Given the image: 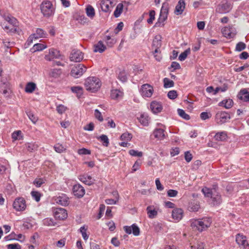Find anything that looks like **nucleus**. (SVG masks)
I'll list each match as a JSON object with an SVG mask.
<instances>
[{
  "instance_id": "nucleus-1",
  "label": "nucleus",
  "mask_w": 249,
  "mask_h": 249,
  "mask_svg": "<svg viewBox=\"0 0 249 249\" xmlns=\"http://www.w3.org/2000/svg\"><path fill=\"white\" fill-rule=\"evenodd\" d=\"M212 223V218L206 217L198 219H192L191 221V226L199 231H202L210 227Z\"/></svg>"
},
{
  "instance_id": "nucleus-2",
  "label": "nucleus",
  "mask_w": 249,
  "mask_h": 249,
  "mask_svg": "<svg viewBox=\"0 0 249 249\" xmlns=\"http://www.w3.org/2000/svg\"><path fill=\"white\" fill-rule=\"evenodd\" d=\"M202 192L205 196L210 197L211 199V204L213 206L219 205L222 202L221 196L216 191L207 187H204L202 189Z\"/></svg>"
},
{
  "instance_id": "nucleus-3",
  "label": "nucleus",
  "mask_w": 249,
  "mask_h": 249,
  "mask_svg": "<svg viewBox=\"0 0 249 249\" xmlns=\"http://www.w3.org/2000/svg\"><path fill=\"white\" fill-rule=\"evenodd\" d=\"M41 12L44 17L50 18L55 12V7L52 2L49 0H44L40 5Z\"/></svg>"
},
{
  "instance_id": "nucleus-4",
  "label": "nucleus",
  "mask_w": 249,
  "mask_h": 249,
  "mask_svg": "<svg viewBox=\"0 0 249 249\" xmlns=\"http://www.w3.org/2000/svg\"><path fill=\"white\" fill-rule=\"evenodd\" d=\"M85 86L87 90L94 92L100 88L101 83L97 77H90L86 79Z\"/></svg>"
},
{
  "instance_id": "nucleus-5",
  "label": "nucleus",
  "mask_w": 249,
  "mask_h": 249,
  "mask_svg": "<svg viewBox=\"0 0 249 249\" xmlns=\"http://www.w3.org/2000/svg\"><path fill=\"white\" fill-rule=\"evenodd\" d=\"M87 67L82 64H77L71 69V75L75 78L81 77L87 71Z\"/></svg>"
},
{
  "instance_id": "nucleus-6",
  "label": "nucleus",
  "mask_w": 249,
  "mask_h": 249,
  "mask_svg": "<svg viewBox=\"0 0 249 249\" xmlns=\"http://www.w3.org/2000/svg\"><path fill=\"white\" fill-rule=\"evenodd\" d=\"M13 208L17 211L20 212L25 210L26 204L23 197H18L15 199L13 204Z\"/></svg>"
},
{
  "instance_id": "nucleus-7",
  "label": "nucleus",
  "mask_w": 249,
  "mask_h": 249,
  "mask_svg": "<svg viewBox=\"0 0 249 249\" xmlns=\"http://www.w3.org/2000/svg\"><path fill=\"white\" fill-rule=\"evenodd\" d=\"M140 93L143 97H150L152 95L154 89L153 87L148 84H145L141 86Z\"/></svg>"
},
{
  "instance_id": "nucleus-8",
  "label": "nucleus",
  "mask_w": 249,
  "mask_h": 249,
  "mask_svg": "<svg viewBox=\"0 0 249 249\" xmlns=\"http://www.w3.org/2000/svg\"><path fill=\"white\" fill-rule=\"evenodd\" d=\"M84 58L83 53L77 49L72 50L70 56V59L71 61L80 62Z\"/></svg>"
},
{
  "instance_id": "nucleus-9",
  "label": "nucleus",
  "mask_w": 249,
  "mask_h": 249,
  "mask_svg": "<svg viewBox=\"0 0 249 249\" xmlns=\"http://www.w3.org/2000/svg\"><path fill=\"white\" fill-rule=\"evenodd\" d=\"M61 57L60 52L54 48L49 49V53L45 56V59L47 61H52L54 59H59Z\"/></svg>"
},
{
  "instance_id": "nucleus-10",
  "label": "nucleus",
  "mask_w": 249,
  "mask_h": 249,
  "mask_svg": "<svg viewBox=\"0 0 249 249\" xmlns=\"http://www.w3.org/2000/svg\"><path fill=\"white\" fill-rule=\"evenodd\" d=\"M230 119V115L224 111H220L216 113L215 120L217 124H222Z\"/></svg>"
},
{
  "instance_id": "nucleus-11",
  "label": "nucleus",
  "mask_w": 249,
  "mask_h": 249,
  "mask_svg": "<svg viewBox=\"0 0 249 249\" xmlns=\"http://www.w3.org/2000/svg\"><path fill=\"white\" fill-rule=\"evenodd\" d=\"M53 215L56 219L64 220L67 217V211L61 208H55L53 209Z\"/></svg>"
},
{
  "instance_id": "nucleus-12",
  "label": "nucleus",
  "mask_w": 249,
  "mask_h": 249,
  "mask_svg": "<svg viewBox=\"0 0 249 249\" xmlns=\"http://www.w3.org/2000/svg\"><path fill=\"white\" fill-rule=\"evenodd\" d=\"M124 230L127 234L133 233L135 236H138L140 234V231L139 228L135 224H132L131 226H125Z\"/></svg>"
},
{
  "instance_id": "nucleus-13",
  "label": "nucleus",
  "mask_w": 249,
  "mask_h": 249,
  "mask_svg": "<svg viewBox=\"0 0 249 249\" xmlns=\"http://www.w3.org/2000/svg\"><path fill=\"white\" fill-rule=\"evenodd\" d=\"M236 242L243 249H249V244L245 236L238 234L236 237Z\"/></svg>"
},
{
  "instance_id": "nucleus-14",
  "label": "nucleus",
  "mask_w": 249,
  "mask_h": 249,
  "mask_svg": "<svg viewBox=\"0 0 249 249\" xmlns=\"http://www.w3.org/2000/svg\"><path fill=\"white\" fill-rule=\"evenodd\" d=\"M18 26H15L13 24H8L5 23H3L2 25V27L3 29L8 34L10 35H13L15 33H18L19 34V28L18 27Z\"/></svg>"
},
{
  "instance_id": "nucleus-15",
  "label": "nucleus",
  "mask_w": 249,
  "mask_h": 249,
  "mask_svg": "<svg viewBox=\"0 0 249 249\" xmlns=\"http://www.w3.org/2000/svg\"><path fill=\"white\" fill-rule=\"evenodd\" d=\"M54 201L57 204L63 206H67L69 203V198L65 194H61V195L56 197L54 198Z\"/></svg>"
},
{
  "instance_id": "nucleus-16",
  "label": "nucleus",
  "mask_w": 249,
  "mask_h": 249,
  "mask_svg": "<svg viewBox=\"0 0 249 249\" xmlns=\"http://www.w3.org/2000/svg\"><path fill=\"white\" fill-rule=\"evenodd\" d=\"M72 190L74 195L78 197H82L85 193L83 187L79 184L74 185Z\"/></svg>"
},
{
  "instance_id": "nucleus-17",
  "label": "nucleus",
  "mask_w": 249,
  "mask_h": 249,
  "mask_svg": "<svg viewBox=\"0 0 249 249\" xmlns=\"http://www.w3.org/2000/svg\"><path fill=\"white\" fill-rule=\"evenodd\" d=\"M237 98L246 102H249V91L247 89H243L237 94Z\"/></svg>"
},
{
  "instance_id": "nucleus-18",
  "label": "nucleus",
  "mask_w": 249,
  "mask_h": 249,
  "mask_svg": "<svg viewBox=\"0 0 249 249\" xmlns=\"http://www.w3.org/2000/svg\"><path fill=\"white\" fill-rule=\"evenodd\" d=\"M151 111L155 114L160 112L162 110V106L161 103L154 101L150 104Z\"/></svg>"
},
{
  "instance_id": "nucleus-19",
  "label": "nucleus",
  "mask_w": 249,
  "mask_h": 249,
  "mask_svg": "<svg viewBox=\"0 0 249 249\" xmlns=\"http://www.w3.org/2000/svg\"><path fill=\"white\" fill-rule=\"evenodd\" d=\"M113 2L111 0H102L101 2V7L102 11L107 12L113 7Z\"/></svg>"
},
{
  "instance_id": "nucleus-20",
  "label": "nucleus",
  "mask_w": 249,
  "mask_h": 249,
  "mask_svg": "<svg viewBox=\"0 0 249 249\" xmlns=\"http://www.w3.org/2000/svg\"><path fill=\"white\" fill-rule=\"evenodd\" d=\"M185 8V2L184 0H179L176 6L174 13L177 15H181Z\"/></svg>"
},
{
  "instance_id": "nucleus-21",
  "label": "nucleus",
  "mask_w": 249,
  "mask_h": 249,
  "mask_svg": "<svg viewBox=\"0 0 249 249\" xmlns=\"http://www.w3.org/2000/svg\"><path fill=\"white\" fill-rule=\"evenodd\" d=\"M78 179L82 182L88 185H90L94 183V180L91 177L87 174L80 175L78 177Z\"/></svg>"
},
{
  "instance_id": "nucleus-22",
  "label": "nucleus",
  "mask_w": 249,
  "mask_h": 249,
  "mask_svg": "<svg viewBox=\"0 0 249 249\" xmlns=\"http://www.w3.org/2000/svg\"><path fill=\"white\" fill-rule=\"evenodd\" d=\"M183 211L181 209L177 208L172 212V217L177 221L180 220L183 216Z\"/></svg>"
},
{
  "instance_id": "nucleus-23",
  "label": "nucleus",
  "mask_w": 249,
  "mask_h": 249,
  "mask_svg": "<svg viewBox=\"0 0 249 249\" xmlns=\"http://www.w3.org/2000/svg\"><path fill=\"white\" fill-rule=\"evenodd\" d=\"M168 16L160 14L158 21L155 23L154 27H161L164 25V22L167 19Z\"/></svg>"
},
{
  "instance_id": "nucleus-24",
  "label": "nucleus",
  "mask_w": 249,
  "mask_h": 249,
  "mask_svg": "<svg viewBox=\"0 0 249 249\" xmlns=\"http://www.w3.org/2000/svg\"><path fill=\"white\" fill-rule=\"evenodd\" d=\"M168 16L160 14L158 21L155 23L154 27H161L164 25V22L167 19Z\"/></svg>"
},
{
  "instance_id": "nucleus-25",
  "label": "nucleus",
  "mask_w": 249,
  "mask_h": 249,
  "mask_svg": "<svg viewBox=\"0 0 249 249\" xmlns=\"http://www.w3.org/2000/svg\"><path fill=\"white\" fill-rule=\"evenodd\" d=\"M123 92L119 89H112L111 91L110 96L113 99L118 100L121 99L123 97Z\"/></svg>"
},
{
  "instance_id": "nucleus-26",
  "label": "nucleus",
  "mask_w": 249,
  "mask_h": 249,
  "mask_svg": "<svg viewBox=\"0 0 249 249\" xmlns=\"http://www.w3.org/2000/svg\"><path fill=\"white\" fill-rule=\"evenodd\" d=\"M0 87L3 90V94H6L8 92V90L10 89V84L7 81L6 79H1Z\"/></svg>"
},
{
  "instance_id": "nucleus-27",
  "label": "nucleus",
  "mask_w": 249,
  "mask_h": 249,
  "mask_svg": "<svg viewBox=\"0 0 249 249\" xmlns=\"http://www.w3.org/2000/svg\"><path fill=\"white\" fill-rule=\"evenodd\" d=\"M200 208L199 203L198 201L193 200L190 202L188 206V210L191 212H197Z\"/></svg>"
},
{
  "instance_id": "nucleus-28",
  "label": "nucleus",
  "mask_w": 249,
  "mask_h": 249,
  "mask_svg": "<svg viewBox=\"0 0 249 249\" xmlns=\"http://www.w3.org/2000/svg\"><path fill=\"white\" fill-rule=\"evenodd\" d=\"M214 138L217 141H224L227 138V133L226 131L217 132L214 135Z\"/></svg>"
},
{
  "instance_id": "nucleus-29",
  "label": "nucleus",
  "mask_w": 249,
  "mask_h": 249,
  "mask_svg": "<svg viewBox=\"0 0 249 249\" xmlns=\"http://www.w3.org/2000/svg\"><path fill=\"white\" fill-rule=\"evenodd\" d=\"M87 16L90 19H93L95 15V10L94 8L90 5L87 6L85 9Z\"/></svg>"
},
{
  "instance_id": "nucleus-30",
  "label": "nucleus",
  "mask_w": 249,
  "mask_h": 249,
  "mask_svg": "<svg viewBox=\"0 0 249 249\" xmlns=\"http://www.w3.org/2000/svg\"><path fill=\"white\" fill-rule=\"evenodd\" d=\"M153 135L156 138L163 139L165 137L164 131L160 128L156 129L153 132Z\"/></svg>"
},
{
  "instance_id": "nucleus-31",
  "label": "nucleus",
  "mask_w": 249,
  "mask_h": 249,
  "mask_svg": "<svg viewBox=\"0 0 249 249\" xmlns=\"http://www.w3.org/2000/svg\"><path fill=\"white\" fill-rule=\"evenodd\" d=\"M33 35H35V39L46 37L47 36V33L41 28H37L36 33L33 34Z\"/></svg>"
},
{
  "instance_id": "nucleus-32",
  "label": "nucleus",
  "mask_w": 249,
  "mask_h": 249,
  "mask_svg": "<svg viewBox=\"0 0 249 249\" xmlns=\"http://www.w3.org/2000/svg\"><path fill=\"white\" fill-rule=\"evenodd\" d=\"M3 18L4 19L8 22V24H13L15 26H18V22L17 19L13 17L4 15Z\"/></svg>"
},
{
  "instance_id": "nucleus-33",
  "label": "nucleus",
  "mask_w": 249,
  "mask_h": 249,
  "mask_svg": "<svg viewBox=\"0 0 249 249\" xmlns=\"http://www.w3.org/2000/svg\"><path fill=\"white\" fill-rule=\"evenodd\" d=\"M106 49V46L101 41H100L97 43L96 45H95L94 52L102 53L105 51Z\"/></svg>"
},
{
  "instance_id": "nucleus-34",
  "label": "nucleus",
  "mask_w": 249,
  "mask_h": 249,
  "mask_svg": "<svg viewBox=\"0 0 249 249\" xmlns=\"http://www.w3.org/2000/svg\"><path fill=\"white\" fill-rule=\"evenodd\" d=\"M36 88V85L33 82L28 83L25 87V91L27 93H32Z\"/></svg>"
},
{
  "instance_id": "nucleus-35",
  "label": "nucleus",
  "mask_w": 249,
  "mask_h": 249,
  "mask_svg": "<svg viewBox=\"0 0 249 249\" xmlns=\"http://www.w3.org/2000/svg\"><path fill=\"white\" fill-rule=\"evenodd\" d=\"M47 48V45L41 43H36L35 44L33 48L31 49V50L33 52H35L37 51H41Z\"/></svg>"
},
{
  "instance_id": "nucleus-36",
  "label": "nucleus",
  "mask_w": 249,
  "mask_h": 249,
  "mask_svg": "<svg viewBox=\"0 0 249 249\" xmlns=\"http://www.w3.org/2000/svg\"><path fill=\"white\" fill-rule=\"evenodd\" d=\"M221 106H224L226 108H230L233 105V101L231 99L224 100L220 103Z\"/></svg>"
},
{
  "instance_id": "nucleus-37",
  "label": "nucleus",
  "mask_w": 249,
  "mask_h": 249,
  "mask_svg": "<svg viewBox=\"0 0 249 249\" xmlns=\"http://www.w3.org/2000/svg\"><path fill=\"white\" fill-rule=\"evenodd\" d=\"M25 146L27 150L30 152H33L37 150L38 147V145L35 143L28 142L25 144Z\"/></svg>"
},
{
  "instance_id": "nucleus-38",
  "label": "nucleus",
  "mask_w": 249,
  "mask_h": 249,
  "mask_svg": "<svg viewBox=\"0 0 249 249\" xmlns=\"http://www.w3.org/2000/svg\"><path fill=\"white\" fill-rule=\"evenodd\" d=\"M123 8L124 5L122 3H119L117 5L114 12V16L115 17L118 18L120 16L121 14L123 12Z\"/></svg>"
},
{
  "instance_id": "nucleus-39",
  "label": "nucleus",
  "mask_w": 249,
  "mask_h": 249,
  "mask_svg": "<svg viewBox=\"0 0 249 249\" xmlns=\"http://www.w3.org/2000/svg\"><path fill=\"white\" fill-rule=\"evenodd\" d=\"M139 121L143 125L146 126L149 124L148 116L145 114H142L139 118Z\"/></svg>"
},
{
  "instance_id": "nucleus-40",
  "label": "nucleus",
  "mask_w": 249,
  "mask_h": 249,
  "mask_svg": "<svg viewBox=\"0 0 249 249\" xmlns=\"http://www.w3.org/2000/svg\"><path fill=\"white\" fill-rule=\"evenodd\" d=\"M146 210L148 217L150 218H154L158 214L157 211L155 209H152V206H149L147 207Z\"/></svg>"
},
{
  "instance_id": "nucleus-41",
  "label": "nucleus",
  "mask_w": 249,
  "mask_h": 249,
  "mask_svg": "<svg viewBox=\"0 0 249 249\" xmlns=\"http://www.w3.org/2000/svg\"><path fill=\"white\" fill-rule=\"evenodd\" d=\"M169 12V4L167 2H164L162 4L160 9V14L168 16Z\"/></svg>"
},
{
  "instance_id": "nucleus-42",
  "label": "nucleus",
  "mask_w": 249,
  "mask_h": 249,
  "mask_svg": "<svg viewBox=\"0 0 249 249\" xmlns=\"http://www.w3.org/2000/svg\"><path fill=\"white\" fill-rule=\"evenodd\" d=\"M98 139L103 142L104 146L106 147L108 146L109 139L107 135L103 134L98 137Z\"/></svg>"
},
{
  "instance_id": "nucleus-43",
  "label": "nucleus",
  "mask_w": 249,
  "mask_h": 249,
  "mask_svg": "<svg viewBox=\"0 0 249 249\" xmlns=\"http://www.w3.org/2000/svg\"><path fill=\"white\" fill-rule=\"evenodd\" d=\"M61 74V70L60 69H53L51 70L50 75L53 77L57 78Z\"/></svg>"
},
{
  "instance_id": "nucleus-44",
  "label": "nucleus",
  "mask_w": 249,
  "mask_h": 249,
  "mask_svg": "<svg viewBox=\"0 0 249 249\" xmlns=\"http://www.w3.org/2000/svg\"><path fill=\"white\" fill-rule=\"evenodd\" d=\"M191 50L190 48L186 49L179 55L178 59L181 61H184L187 57V55L190 53Z\"/></svg>"
},
{
  "instance_id": "nucleus-45",
  "label": "nucleus",
  "mask_w": 249,
  "mask_h": 249,
  "mask_svg": "<svg viewBox=\"0 0 249 249\" xmlns=\"http://www.w3.org/2000/svg\"><path fill=\"white\" fill-rule=\"evenodd\" d=\"M105 40L107 45L110 47H112L116 41L114 38H111L109 36H107L105 37Z\"/></svg>"
},
{
  "instance_id": "nucleus-46",
  "label": "nucleus",
  "mask_w": 249,
  "mask_h": 249,
  "mask_svg": "<svg viewBox=\"0 0 249 249\" xmlns=\"http://www.w3.org/2000/svg\"><path fill=\"white\" fill-rule=\"evenodd\" d=\"M164 87L165 88L173 87L174 83L172 80H170L168 78H165L163 79Z\"/></svg>"
},
{
  "instance_id": "nucleus-47",
  "label": "nucleus",
  "mask_w": 249,
  "mask_h": 249,
  "mask_svg": "<svg viewBox=\"0 0 249 249\" xmlns=\"http://www.w3.org/2000/svg\"><path fill=\"white\" fill-rule=\"evenodd\" d=\"M43 223L45 226H54L55 222L53 219L51 218H46L43 220Z\"/></svg>"
},
{
  "instance_id": "nucleus-48",
  "label": "nucleus",
  "mask_w": 249,
  "mask_h": 249,
  "mask_svg": "<svg viewBox=\"0 0 249 249\" xmlns=\"http://www.w3.org/2000/svg\"><path fill=\"white\" fill-rule=\"evenodd\" d=\"M26 114L29 118V119L34 124H36V123L38 120V118L36 116H35L33 113L30 111H28L26 112Z\"/></svg>"
},
{
  "instance_id": "nucleus-49",
  "label": "nucleus",
  "mask_w": 249,
  "mask_h": 249,
  "mask_svg": "<svg viewBox=\"0 0 249 249\" xmlns=\"http://www.w3.org/2000/svg\"><path fill=\"white\" fill-rule=\"evenodd\" d=\"M118 78L122 82H125L127 79L126 72L124 71H120L118 74Z\"/></svg>"
},
{
  "instance_id": "nucleus-50",
  "label": "nucleus",
  "mask_w": 249,
  "mask_h": 249,
  "mask_svg": "<svg viewBox=\"0 0 249 249\" xmlns=\"http://www.w3.org/2000/svg\"><path fill=\"white\" fill-rule=\"evenodd\" d=\"M132 138V134L129 133H123L120 137V139L122 141H125L126 142L130 141Z\"/></svg>"
},
{
  "instance_id": "nucleus-51",
  "label": "nucleus",
  "mask_w": 249,
  "mask_h": 249,
  "mask_svg": "<svg viewBox=\"0 0 249 249\" xmlns=\"http://www.w3.org/2000/svg\"><path fill=\"white\" fill-rule=\"evenodd\" d=\"M178 113L181 117L186 120H188L190 119L189 115L186 114L184 110L182 109H178Z\"/></svg>"
},
{
  "instance_id": "nucleus-52",
  "label": "nucleus",
  "mask_w": 249,
  "mask_h": 249,
  "mask_svg": "<svg viewBox=\"0 0 249 249\" xmlns=\"http://www.w3.org/2000/svg\"><path fill=\"white\" fill-rule=\"evenodd\" d=\"M79 230L82 235L83 239L85 240H87L89 238V235L86 233L87 228H86L85 226H84L81 227Z\"/></svg>"
},
{
  "instance_id": "nucleus-53",
  "label": "nucleus",
  "mask_w": 249,
  "mask_h": 249,
  "mask_svg": "<svg viewBox=\"0 0 249 249\" xmlns=\"http://www.w3.org/2000/svg\"><path fill=\"white\" fill-rule=\"evenodd\" d=\"M155 14L156 13L154 10H150L149 11V18L147 20V22L148 24L153 23V22L155 19Z\"/></svg>"
},
{
  "instance_id": "nucleus-54",
  "label": "nucleus",
  "mask_w": 249,
  "mask_h": 249,
  "mask_svg": "<svg viewBox=\"0 0 249 249\" xmlns=\"http://www.w3.org/2000/svg\"><path fill=\"white\" fill-rule=\"evenodd\" d=\"M54 149L56 152L59 153L63 152L66 150L62 144H60L59 143H57L54 146Z\"/></svg>"
},
{
  "instance_id": "nucleus-55",
  "label": "nucleus",
  "mask_w": 249,
  "mask_h": 249,
  "mask_svg": "<svg viewBox=\"0 0 249 249\" xmlns=\"http://www.w3.org/2000/svg\"><path fill=\"white\" fill-rule=\"evenodd\" d=\"M129 154L132 156L134 157H141L142 156V152H139L138 151L131 149L129 151Z\"/></svg>"
},
{
  "instance_id": "nucleus-56",
  "label": "nucleus",
  "mask_w": 249,
  "mask_h": 249,
  "mask_svg": "<svg viewBox=\"0 0 249 249\" xmlns=\"http://www.w3.org/2000/svg\"><path fill=\"white\" fill-rule=\"evenodd\" d=\"M94 116H95V118L96 119H97L100 122H103L104 120V119L101 113L97 109H96L94 110Z\"/></svg>"
},
{
  "instance_id": "nucleus-57",
  "label": "nucleus",
  "mask_w": 249,
  "mask_h": 249,
  "mask_svg": "<svg viewBox=\"0 0 249 249\" xmlns=\"http://www.w3.org/2000/svg\"><path fill=\"white\" fill-rule=\"evenodd\" d=\"M246 44L243 42H240L236 44L235 50L238 52L242 51L246 48Z\"/></svg>"
},
{
  "instance_id": "nucleus-58",
  "label": "nucleus",
  "mask_w": 249,
  "mask_h": 249,
  "mask_svg": "<svg viewBox=\"0 0 249 249\" xmlns=\"http://www.w3.org/2000/svg\"><path fill=\"white\" fill-rule=\"evenodd\" d=\"M2 43L5 47L7 48V49H10L13 47L15 44V43L14 42H10L8 40L6 39L3 40Z\"/></svg>"
},
{
  "instance_id": "nucleus-59",
  "label": "nucleus",
  "mask_w": 249,
  "mask_h": 249,
  "mask_svg": "<svg viewBox=\"0 0 249 249\" xmlns=\"http://www.w3.org/2000/svg\"><path fill=\"white\" fill-rule=\"evenodd\" d=\"M204 244L201 242H198L196 244L191 246V249H204Z\"/></svg>"
},
{
  "instance_id": "nucleus-60",
  "label": "nucleus",
  "mask_w": 249,
  "mask_h": 249,
  "mask_svg": "<svg viewBox=\"0 0 249 249\" xmlns=\"http://www.w3.org/2000/svg\"><path fill=\"white\" fill-rule=\"evenodd\" d=\"M45 183L44 180L43 178H36L33 182L34 184L37 187H39L42 184Z\"/></svg>"
},
{
  "instance_id": "nucleus-61",
  "label": "nucleus",
  "mask_w": 249,
  "mask_h": 249,
  "mask_svg": "<svg viewBox=\"0 0 249 249\" xmlns=\"http://www.w3.org/2000/svg\"><path fill=\"white\" fill-rule=\"evenodd\" d=\"M31 195L33 198L37 202H38L40 199V194L36 191H32Z\"/></svg>"
},
{
  "instance_id": "nucleus-62",
  "label": "nucleus",
  "mask_w": 249,
  "mask_h": 249,
  "mask_svg": "<svg viewBox=\"0 0 249 249\" xmlns=\"http://www.w3.org/2000/svg\"><path fill=\"white\" fill-rule=\"evenodd\" d=\"M77 153L79 155H90L91 154L90 150L85 148L78 149Z\"/></svg>"
},
{
  "instance_id": "nucleus-63",
  "label": "nucleus",
  "mask_w": 249,
  "mask_h": 249,
  "mask_svg": "<svg viewBox=\"0 0 249 249\" xmlns=\"http://www.w3.org/2000/svg\"><path fill=\"white\" fill-rule=\"evenodd\" d=\"M222 32L226 37H232V34L230 32V29L228 27H225L223 28L222 30Z\"/></svg>"
},
{
  "instance_id": "nucleus-64",
  "label": "nucleus",
  "mask_w": 249,
  "mask_h": 249,
  "mask_svg": "<svg viewBox=\"0 0 249 249\" xmlns=\"http://www.w3.org/2000/svg\"><path fill=\"white\" fill-rule=\"evenodd\" d=\"M167 96L169 99H175L177 98L178 94L176 90H173L168 92Z\"/></svg>"
}]
</instances>
